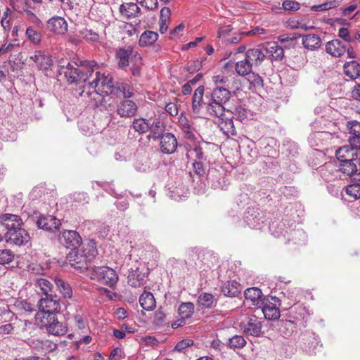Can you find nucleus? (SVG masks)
<instances>
[{
	"label": "nucleus",
	"instance_id": "a878e982",
	"mask_svg": "<svg viewBox=\"0 0 360 360\" xmlns=\"http://www.w3.org/2000/svg\"><path fill=\"white\" fill-rule=\"evenodd\" d=\"M264 51L272 60H281L284 56L283 48L275 41L268 43L264 47Z\"/></svg>",
	"mask_w": 360,
	"mask_h": 360
},
{
	"label": "nucleus",
	"instance_id": "5fc2aeb1",
	"mask_svg": "<svg viewBox=\"0 0 360 360\" xmlns=\"http://www.w3.org/2000/svg\"><path fill=\"white\" fill-rule=\"evenodd\" d=\"M193 167L195 173L199 176H204L206 174V168L202 161L195 160L193 163Z\"/></svg>",
	"mask_w": 360,
	"mask_h": 360
},
{
	"label": "nucleus",
	"instance_id": "052dcab7",
	"mask_svg": "<svg viewBox=\"0 0 360 360\" xmlns=\"http://www.w3.org/2000/svg\"><path fill=\"white\" fill-rule=\"evenodd\" d=\"M356 4H352L346 8H341L340 10L342 11V15L345 17H350L353 12L356 9Z\"/></svg>",
	"mask_w": 360,
	"mask_h": 360
},
{
	"label": "nucleus",
	"instance_id": "a19ab883",
	"mask_svg": "<svg viewBox=\"0 0 360 360\" xmlns=\"http://www.w3.org/2000/svg\"><path fill=\"white\" fill-rule=\"evenodd\" d=\"M55 283L64 297L70 298L72 297V290L68 283L61 278H56Z\"/></svg>",
	"mask_w": 360,
	"mask_h": 360
},
{
	"label": "nucleus",
	"instance_id": "bb28decb",
	"mask_svg": "<svg viewBox=\"0 0 360 360\" xmlns=\"http://www.w3.org/2000/svg\"><path fill=\"white\" fill-rule=\"evenodd\" d=\"M205 87L203 85L199 86L194 91L192 98V110L194 113H199L201 106L203 103V95Z\"/></svg>",
	"mask_w": 360,
	"mask_h": 360
},
{
	"label": "nucleus",
	"instance_id": "aec40b11",
	"mask_svg": "<svg viewBox=\"0 0 360 360\" xmlns=\"http://www.w3.org/2000/svg\"><path fill=\"white\" fill-rule=\"evenodd\" d=\"M264 51V46L250 49L245 52V58L252 65L258 66L264 61L266 57Z\"/></svg>",
	"mask_w": 360,
	"mask_h": 360
},
{
	"label": "nucleus",
	"instance_id": "4be33fe9",
	"mask_svg": "<svg viewBox=\"0 0 360 360\" xmlns=\"http://www.w3.org/2000/svg\"><path fill=\"white\" fill-rule=\"evenodd\" d=\"M243 329L247 335L259 337L262 334V323L255 316H252L244 324Z\"/></svg>",
	"mask_w": 360,
	"mask_h": 360
},
{
	"label": "nucleus",
	"instance_id": "393cba45",
	"mask_svg": "<svg viewBox=\"0 0 360 360\" xmlns=\"http://www.w3.org/2000/svg\"><path fill=\"white\" fill-rule=\"evenodd\" d=\"M120 12L123 17L130 19L138 17L141 9L135 3H123L120 6Z\"/></svg>",
	"mask_w": 360,
	"mask_h": 360
},
{
	"label": "nucleus",
	"instance_id": "f704fd0d",
	"mask_svg": "<svg viewBox=\"0 0 360 360\" xmlns=\"http://www.w3.org/2000/svg\"><path fill=\"white\" fill-rule=\"evenodd\" d=\"M244 296L246 300L251 301L253 305H257L261 301L262 292L258 288H250L245 290Z\"/></svg>",
	"mask_w": 360,
	"mask_h": 360
},
{
	"label": "nucleus",
	"instance_id": "09e8293b",
	"mask_svg": "<svg viewBox=\"0 0 360 360\" xmlns=\"http://www.w3.org/2000/svg\"><path fill=\"white\" fill-rule=\"evenodd\" d=\"M26 36L33 44H39L41 41V34L32 27H29L26 30Z\"/></svg>",
	"mask_w": 360,
	"mask_h": 360
},
{
	"label": "nucleus",
	"instance_id": "37998d69",
	"mask_svg": "<svg viewBox=\"0 0 360 360\" xmlns=\"http://www.w3.org/2000/svg\"><path fill=\"white\" fill-rule=\"evenodd\" d=\"M128 283L132 287H140L145 283V276L136 271L132 272L128 276Z\"/></svg>",
	"mask_w": 360,
	"mask_h": 360
},
{
	"label": "nucleus",
	"instance_id": "6e6d98bb",
	"mask_svg": "<svg viewBox=\"0 0 360 360\" xmlns=\"http://www.w3.org/2000/svg\"><path fill=\"white\" fill-rule=\"evenodd\" d=\"M137 3L147 10H154L158 7V0H136Z\"/></svg>",
	"mask_w": 360,
	"mask_h": 360
},
{
	"label": "nucleus",
	"instance_id": "39448f33",
	"mask_svg": "<svg viewBox=\"0 0 360 360\" xmlns=\"http://www.w3.org/2000/svg\"><path fill=\"white\" fill-rule=\"evenodd\" d=\"M90 278L101 284L112 287L118 281V276L115 271L108 266H95L91 269Z\"/></svg>",
	"mask_w": 360,
	"mask_h": 360
},
{
	"label": "nucleus",
	"instance_id": "cd10ccee",
	"mask_svg": "<svg viewBox=\"0 0 360 360\" xmlns=\"http://www.w3.org/2000/svg\"><path fill=\"white\" fill-rule=\"evenodd\" d=\"M112 94L122 93L124 98H130L133 96V88L124 82H114L112 79Z\"/></svg>",
	"mask_w": 360,
	"mask_h": 360
},
{
	"label": "nucleus",
	"instance_id": "de8ad7c7",
	"mask_svg": "<svg viewBox=\"0 0 360 360\" xmlns=\"http://www.w3.org/2000/svg\"><path fill=\"white\" fill-rule=\"evenodd\" d=\"M246 345V341L242 335H234L229 340V346L231 349H241Z\"/></svg>",
	"mask_w": 360,
	"mask_h": 360
},
{
	"label": "nucleus",
	"instance_id": "bf43d9fd",
	"mask_svg": "<svg viewBox=\"0 0 360 360\" xmlns=\"http://www.w3.org/2000/svg\"><path fill=\"white\" fill-rule=\"evenodd\" d=\"M171 11L168 7H164L160 11V21L169 22L170 19Z\"/></svg>",
	"mask_w": 360,
	"mask_h": 360
},
{
	"label": "nucleus",
	"instance_id": "49530a36",
	"mask_svg": "<svg viewBox=\"0 0 360 360\" xmlns=\"http://www.w3.org/2000/svg\"><path fill=\"white\" fill-rule=\"evenodd\" d=\"M178 311L182 319L188 318L194 312V304L191 302L182 303L179 306Z\"/></svg>",
	"mask_w": 360,
	"mask_h": 360
},
{
	"label": "nucleus",
	"instance_id": "c9c22d12",
	"mask_svg": "<svg viewBox=\"0 0 360 360\" xmlns=\"http://www.w3.org/2000/svg\"><path fill=\"white\" fill-rule=\"evenodd\" d=\"M158 38V34L155 32L146 31L140 37L139 45L141 46H148L154 44Z\"/></svg>",
	"mask_w": 360,
	"mask_h": 360
},
{
	"label": "nucleus",
	"instance_id": "4468645a",
	"mask_svg": "<svg viewBox=\"0 0 360 360\" xmlns=\"http://www.w3.org/2000/svg\"><path fill=\"white\" fill-rule=\"evenodd\" d=\"M134 53L135 52L133 51V48L131 46L119 48L116 51L115 54L119 68L124 69L128 67L130 58L133 62V55Z\"/></svg>",
	"mask_w": 360,
	"mask_h": 360
},
{
	"label": "nucleus",
	"instance_id": "c85d7f7f",
	"mask_svg": "<svg viewBox=\"0 0 360 360\" xmlns=\"http://www.w3.org/2000/svg\"><path fill=\"white\" fill-rule=\"evenodd\" d=\"M354 149V148L352 146L350 147L349 146H344L339 148L335 152L337 159L340 162L358 158Z\"/></svg>",
	"mask_w": 360,
	"mask_h": 360
},
{
	"label": "nucleus",
	"instance_id": "473e14b6",
	"mask_svg": "<svg viewBox=\"0 0 360 360\" xmlns=\"http://www.w3.org/2000/svg\"><path fill=\"white\" fill-rule=\"evenodd\" d=\"M262 313L265 319L269 320H276L280 317V310L273 303H266L262 307Z\"/></svg>",
	"mask_w": 360,
	"mask_h": 360
},
{
	"label": "nucleus",
	"instance_id": "f257e3e1",
	"mask_svg": "<svg viewBox=\"0 0 360 360\" xmlns=\"http://www.w3.org/2000/svg\"><path fill=\"white\" fill-rule=\"evenodd\" d=\"M62 70H64L63 74L70 84H94L96 83L101 76L100 67L94 60L85 61L79 67L76 63L73 65L68 62L67 65H62Z\"/></svg>",
	"mask_w": 360,
	"mask_h": 360
},
{
	"label": "nucleus",
	"instance_id": "58836bf2",
	"mask_svg": "<svg viewBox=\"0 0 360 360\" xmlns=\"http://www.w3.org/2000/svg\"><path fill=\"white\" fill-rule=\"evenodd\" d=\"M252 66L253 65L245 58L244 60L236 63L235 70L239 75L245 76L251 72Z\"/></svg>",
	"mask_w": 360,
	"mask_h": 360
},
{
	"label": "nucleus",
	"instance_id": "79ce46f5",
	"mask_svg": "<svg viewBox=\"0 0 360 360\" xmlns=\"http://www.w3.org/2000/svg\"><path fill=\"white\" fill-rule=\"evenodd\" d=\"M133 65L131 68V74L134 77L141 76V66L143 65L142 58L138 52H135L133 55Z\"/></svg>",
	"mask_w": 360,
	"mask_h": 360
},
{
	"label": "nucleus",
	"instance_id": "680f3d73",
	"mask_svg": "<svg viewBox=\"0 0 360 360\" xmlns=\"http://www.w3.org/2000/svg\"><path fill=\"white\" fill-rule=\"evenodd\" d=\"M193 344V340H184L179 342L175 346L174 349L177 351H183L185 348L188 347Z\"/></svg>",
	"mask_w": 360,
	"mask_h": 360
},
{
	"label": "nucleus",
	"instance_id": "4d7b16f0",
	"mask_svg": "<svg viewBox=\"0 0 360 360\" xmlns=\"http://www.w3.org/2000/svg\"><path fill=\"white\" fill-rule=\"evenodd\" d=\"M282 6L286 11H297L300 9V4L295 1L285 0L283 2Z\"/></svg>",
	"mask_w": 360,
	"mask_h": 360
},
{
	"label": "nucleus",
	"instance_id": "6ab92c4d",
	"mask_svg": "<svg viewBox=\"0 0 360 360\" xmlns=\"http://www.w3.org/2000/svg\"><path fill=\"white\" fill-rule=\"evenodd\" d=\"M47 28L56 34H65L68 31V23L63 18L55 16L47 22Z\"/></svg>",
	"mask_w": 360,
	"mask_h": 360
},
{
	"label": "nucleus",
	"instance_id": "338daca9",
	"mask_svg": "<svg viewBox=\"0 0 360 360\" xmlns=\"http://www.w3.org/2000/svg\"><path fill=\"white\" fill-rule=\"evenodd\" d=\"M233 113L237 117V119H239L240 120H243L247 117V112L242 107L236 108L235 109V112Z\"/></svg>",
	"mask_w": 360,
	"mask_h": 360
},
{
	"label": "nucleus",
	"instance_id": "774afa93",
	"mask_svg": "<svg viewBox=\"0 0 360 360\" xmlns=\"http://www.w3.org/2000/svg\"><path fill=\"white\" fill-rule=\"evenodd\" d=\"M122 357V350L121 349L116 347L113 349L112 352L110 354L109 359L110 360H120Z\"/></svg>",
	"mask_w": 360,
	"mask_h": 360
},
{
	"label": "nucleus",
	"instance_id": "3c124183",
	"mask_svg": "<svg viewBox=\"0 0 360 360\" xmlns=\"http://www.w3.org/2000/svg\"><path fill=\"white\" fill-rule=\"evenodd\" d=\"M80 34L87 41L96 42L99 40V35L92 30L84 29Z\"/></svg>",
	"mask_w": 360,
	"mask_h": 360
},
{
	"label": "nucleus",
	"instance_id": "dca6fc26",
	"mask_svg": "<svg viewBox=\"0 0 360 360\" xmlns=\"http://www.w3.org/2000/svg\"><path fill=\"white\" fill-rule=\"evenodd\" d=\"M30 59L34 62L39 70H48L53 65V60L50 56L46 55L41 51H34Z\"/></svg>",
	"mask_w": 360,
	"mask_h": 360
},
{
	"label": "nucleus",
	"instance_id": "9d476101",
	"mask_svg": "<svg viewBox=\"0 0 360 360\" xmlns=\"http://www.w3.org/2000/svg\"><path fill=\"white\" fill-rule=\"evenodd\" d=\"M60 243L67 248H78L82 244V238L76 231L65 230L58 238Z\"/></svg>",
	"mask_w": 360,
	"mask_h": 360
},
{
	"label": "nucleus",
	"instance_id": "4c0bfd02",
	"mask_svg": "<svg viewBox=\"0 0 360 360\" xmlns=\"http://www.w3.org/2000/svg\"><path fill=\"white\" fill-rule=\"evenodd\" d=\"M131 127L134 129L135 131H137L139 134H144L148 131L150 129L149 119H134L132 122Z\"/></svg>",
	"mask_w": 360,
	"mask_h": 360
},
{
	"label": "nucleus",
	"instance_id": "0eeeda50",
	"mask_svg": "<svg viewBox=\"0 0 360 360\" xmlns=\"http://www.w3.org/2000/svg\"><path fill=\"white\" fill-rule=\"evenodd\" d=\"M38 306L40 312L37 314V318L43 316V315L56 314L60 309L59 299L53 293L41 295Z\"/></svg>",
	"mask_w": 360,
	"mask_h": 360
},
{
	"label": "nucleus",
	"instance_id": "2f4dec72",
	"mask_svg": "<svg viewBox=\"0 0 360 360\" xmlns=\"http://www.w3.org/2000/svg\"><path fill=\"white\" fill-rule=\"evenodd\" d=\"M344 71L347 76L354 79L360 76V63L355 60L347 62L344 65Z\"/></svg>",
	"mask_w": 360,
	"mask_h": 360
},
{
	"label": "nucleus",
	"instance_id": "e433bc0d",
	"mask_svg": "<svg viewBox=\"0 0 360 360\" xmlns=\"http://www.w3.org/2000/svg\"><path fill=\"white\" fill-rule=\"evenodd\" d=\"M217 302L214 297L211 293L202 292L198 297V304L203 308H211L214 303Z\"/></svg>",
	"mask_w": 360,
	"mask_h": 360
},
{
	"label": "nucleus",
	"instance_id": "c03bdc74",
	"mask_svg": "<svg viewBox=\"0 0 360 360\" xmlns=\"http://www.w3.org/2000/svg\"><path fill=\"white\" fill-rule=\"evenodd\" d=\"M341 0H328V1L311 6V10L313 11H325L337 7Z\"/></svg>",
	"mask_w": 360,
	"mask_h": 360
},
{
	"label": "nucleus",
	"instance_id": "864d4df0",
	"mask_svg": "<svg viewBox=\"0 0 360 360\" xmlns=\"http://www.w3.org/2000/svg\"><path fill=\"white\" fill-rule=\"evenodd\" d=\"M338 36L346 42H352V33L346 27H341L339 29Z\"/></svg>",
	"mask_w": 360,
	"mask_h": 360
},
{
	"label": "nucleus",
	"instance_id": "a211bd4d",
	"mask_svg": "<svg viewBox=\"0 0 360 360\" xmlns=\"http://www.w3.org/2000/svg\"><path fill=\"white\" fill-rule=\"evenodd\" d=\"M137 105L131 100H124L117 105V113L122 117H131L136 113Z\"/></svg>",
	"mask_w": 360,
	"mask_h": 360
},
{
	"label": "nucleus",
	"instance_id": "7c9ffc66",
	"mask_svg": "<svg viewBox=\"0 0 360 360\" xmlns=\"http://www.w3.org/2000/svg\"><path fill=\"white\" fill-rule=\"evenodd\" d=\"M321 44V38L314 34L302 36V44L304 48L309 50H315L320 47Z\"/></svg>",
	"mask_w": 360,
	"mask_h": 360
},
{
	"label": "nucleus",
	"instance_id": "69168bd1",
	"mask_svg": "<svg viewBox=\"0 0 360 360\" xmlns=\"http://www.w3.org/2000/svg\"><path fill=\"white\" fill-rule=\"evenodd\" d=\"M165 110L172 116H176L178 114V108L174 103H169L166 105Z\"/></svg>",
	"mask_w": 360,
	"mask_h": 360
},
{
	"label": "nucleus",
	"instance_id": "ea45409f",
	"mask_svg": "<svg viewBox=\"0 0 360 360\" xmlns=\"http://www.w3.org/2000/svg\"><path fill=\"white\" fill-rule=\"evenodd\" d=\"M36 285L39 288L40 292H38L39 294L43 296L49 295L50 293H53L52 287L53 285L51 283L45 278H38L36 281Z\"/></svg>",
	"mask_w": 360,
	"mask_h": 360
},
{
	"label": "nucleus",
	"instance_id": "412c9836",
	"mask_svg": "<svg viewBox=\"0 0 360 360\" xmlns=\"http://www.w3.org/2000/svg\"><path fill=\"white\" fill-rule=\"evenodd\" d=\"M349 128V142L350 146L360 150V122L352 121L348 123Z\"/></svg>",
	"mask_w": 360,
	"mask_h": 360
},
{
	"label": "nucleus",
	"instance_id": "603ef678",
	"mask_svg": "<svg viewBox=\"0 0 360 360\" xmlns=\"http://www.w3.org/2000/svg\"><path fill=\"white\" fill-rule=\"evenodd\" d=\"M14 254L10 250H0V264H5L11 262L13 260Z\"/></svg>",
	"mask_w": 360,
	"mask_h": 360
},
{
	"label": "nucleus",
	"instance_id": "20e7f679",
	"mask_svg": "<svg viewBox=\"0 0 360 360\" xmlns=\"http://www.w3.org/2000/svg\"><path fill=\"white\" fill-rule=\"evenodd\" d=\"M231 98V92L228 89L214 88L210 99L205 103L207 113L212 117L223 115L226 110L225 105Z\"/></svg>",
	"mask_w": 360,
	"mask_h": 360
},
{
	"label": "nucleus",
	"instance_id": "f8f14e48",
	"mask_svg": "<svg viewBox=\"0 0 360 360\" xmlns=\"http://www.w3.org/2000/svg\"><path fill=\"white\" fill-rule=\"evenodd\" d=\"M22 219L19 215L10 213L0 214V226L6 229V232L22 226Z\"/></svg>",
	"mask_w": 360,
	"mask_h": 360
},
{
	"label": "nucleus",
	"instance_id": "2eb2a0df",
	"mask_svg": "<svg viewBox=\"0 0 360 360\" xmlns=\"http://www.w3.org/2000/svg\"><path fill=\"white\" fill-rule=\"evenodd\" d=\"M160 139V150L164 154H172L177 147V141L174 135L171 133L163 134Z\"/></svg>",
	"mask_w": 360,
	"mask_h": 360
},
{
	"label": "nucleus",
	"instance_id": "8fccbe9b",
	"mask_svg": "<svg viewBox=\"0 0 360 360\" xmlns=\"http://www.w3.org/2000/svg\"><path fill=\"white\" fill-rule=\"evenodd\" d=\"M346 193L350 197H352L354 200H357L360 198V184L359 182L356 184H353L349 185L346 188Z\"/></svg>",
	"mask_w": 360,
	"mask_h": 360
},
{
	"label": "nucleus",
	"instance_id": "f3484780",
	"mask_svg": "<svg viewBox=\"0 0 360 360\" xmlns=\"http://www.w3.org/2000/svg\"><path fill=\"white\" fill-rule=\"evenodd\" d=\"M264 221V214L258 210L249 209L245 214V222L251 229H259Z\"/></svg>",
	"mask_w": 360,
	"mask_h": 360
},
{
	"label": "nucleus",
	"instance_id": "a18cd8bd",
	"mask_svg": "<svg viewBox=\"0 0 360 360\" xmlns=\"http://www.w3.org/2000/svg\"><path fill=\"white\" fill-rule=\"evenodd\" d=\"M212 82L215 88L228 89L230 88V80L228 77L223 75H217L212 77Z\"/></svg>",
	"mask_w": 360,
	"mask_h": 360
},
{
	"label": "nucleus",
	"instance_id": "423d86ee",
	"mask_svg": "<svg viewBox=\"0 0 360 360\" xmlns=\"http://www.w3.org/2000/svg\"><path fill=\"white\" fill-rule=\"evenodd\" d=\"M41 323V327L44 328L47 333L55 336L65 335L68 331L67 326L60 322L56 314L43 315L39 317Z\"/></svg>",
	"mask_w": 360,
	"mask_h": 360
},
{
	"label": "nucleus",
	"instance_id": "1a4fd4ad",
	"mask_svg": "<svg viewBox=\"0 0 360 360\" xmlns=\"http://www.w3.org/2000/svg\"><path fill=\"white\" fill-rule=\"evenodd\" d=\"M4 236L7 243L17 246L24 245L30 240V234L22 226L6 232Z\"/></svg>",
	"mask_w": 360,
	"mask_h": 360
},
{
	"label": "nucleus",
	"instance_id": "e2e57ef3",
	"mask_svg": "<svg viewBox=\"0 0 360 360\" xmlns=\"http://www.w3.org/2000/svg\"><path fill=\"white\" fill-rule=\"evenodd\" d=\"M14 328L11 323H6L0 326V335L12 334Z\"/></svg>",
	"mask_w": 360,
	"mask_h": 360
},
{
	"label": "nucleus",
	"instance_id": "6e6552de",
	"mask_svg": "<svg viewBox=\"0 0 360 360\" xmlns=\"http://www.w3.org/2000/svg\"><path fill=\"white\" fill-rule=\"evenodd\" d=\"M339 170L349 176L352 181L360 182V157L340 161Z\"/></svg>",
	"mask_w": 360,
	"mask_h": 360
},
{
	"label": "nucleus",
	"instance_id": "c756f323",
	"mask_svg": "<svg viewBox=\"0 0 360 360\" xmlns=\"http://www.w3.org/2000/svg\"><path fill=\"white\" fill-rule=\"evenodd\" d=\"M241 291L240 285L236 281H229L221 288V292L226 297H235Z\"/></svg>",
	"mask_w": 360,
	"mask_h": 360
},
{
	"label": "nucleus",
	"instance_id": "0e129e2a",
	"mask_svg": "<svg viewBox=\"0 0 360 360\" xmlns=\"http://www.w3.org/2000/svg\"><path fill=\"white\" fill-rule=\"evenodd\" d=\"M191 155L196 158L198 161H201L203 159L204 153L200 147H195L193 150H190Z\"/></svg>",
	"mask_w": 360,
	"mask_h": 360
},
{
	"label": "nucleus",
	"instance_id": "f03ea898",
	"mask_svg": "<svg viewBox=\"0 0 360 360\" xmlns=\"http://www.w3.org/2000/svg\"><path fill=\"white\" fill-rule=\"evenodd\" d=\"M96 255V242L90 240L83 243L80 248L72 249L67 255L66 259L72 267L83 272L92 269L91 262Z\"/></svg>",
	"mask_w": 360,
	"mask_h": 360
},
{
	"label": "nucleus",
	"instance_id": "7ed1b4c3",
	"mask_svg": "<svg viewBox=\"0 0 360 360\" xmlns=\"http://www.w3.org/2000/svg\"><path fill=\"white\" fill-rule=\"evenodd\" d=\"M96 83L89 82L84 85V89L81 93V96H85V94L94 102V105L98 106L103 102L104 96L112 94V77L109 74L107 75L101 72V76Z\"/></svg>",
	"mask_w": 360,
	"mask_h": 360
},
{
	"label": "nucleus",
	"instance_id": "ddd939ff",
	"mask_svg": "<svg viewBox=\"0 0 360 360\" xmlns=\"http://www.w3.org/2000/svg\"><path fill=\"white\" fill-rule=\"evenodd\" d=\"M38 227L41 229L54 232L59 229L61 223L59 219L52 215H47L39 217L37 221Z\"/></svg>",
	"mask_w": 360,
	"mask_h": 360
},
{
	"label": "nucleus",
	"instance_id": "9b49d317",
	"mask_svg": "<svg viewBox=\"0 0 360 360\" xmlns=\"http://www.w3.org/2000/svg\"><path fill=\"white\" fill-rule=\"evenodd\" d=\"M217 117L219 119V127L224 134L228 136L236 134V129L233 122V113L232 112L229 110H225L223 115Z\"/></svg>",
	"mask_w": 360,
	"mask_h": 360
},
{
	"label": "nucleus",
	"instance_id": "72a5a7b5",
	"mask_svg": "<svg viewBox=\"0 0 360 360\" xmlns=\"http://www.w3.org/2000/svg\"><path fill=\"white\" fill-rule=\"evenodd\" d=\"M139 303L142 308L146 311H151L155 307V300L151 292H143L139 297Z\"/></svg>",
	"mask_w": 360,
	"mask_h": 360
},
{
	"label": "nucleus",
	"instance_id": "b1692460",
	"mask_svg": "<svg viewBox=\"0 0 360 360\" xmlns=\"http://www.w3.org/2000/svg\"><path fill=\"white\" fill-rule=\"evenodd\" d=\"M326 51L334 57H340L345 53L346 46L339 39H333L326 43Z\"/></svg>",
	"mask_w": 360,
	"mask_h": 360
},
{
	"label": "nucleus",
	"instance_id": "5701e85b",
	"mask_svg": "<svg viewBox=\"0 0 360 360\" xmlns=\"http://www.w3.org/2000/svg\"><path fill=\"white\" fill-rule=\"evenodd\" d=\"M149 131L150 134L148 138H152L154 140L161 138L165 131V126L163 122L158 118H149Z\"/></svg>",
	"mask_w": 360,
	"mask_h": 360
},
{
	"label": "nucleus",
	"instance_id": "13d9d810",
	"mask_svg": "<svg viewBox=\"0 0 360 360\" xmlns=\"http://www.w3.org/2000/svg\"><path fill=\"white\" fill-rule=\"evenodd\" d=\"M179 122L182 127L183 131L187 135L188 137H191L193 135V133L187 119L186 117H181L179 120Z\"/></svg>",
	"mask_w": 360,
	"mask_h": 360
}]
</instances>
